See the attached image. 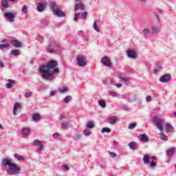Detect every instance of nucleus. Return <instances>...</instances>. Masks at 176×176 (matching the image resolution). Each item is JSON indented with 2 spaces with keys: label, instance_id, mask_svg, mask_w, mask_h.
<instances>
[{
  "label": "nucleus",
  "instance_id": "obj_1",
  "mask_svg": "<svg viewBox=\"0 0 176 176\" xmlns=\"http://www.w3.org/2000/svg\"><path fill=\"white\" fill-rule=\"evenodd\" d=\"M58 63L56 60H50L46 64L40 65L38 72L43 74L42 78L44 80H53V75L58 74L60 69H58Z\"/></svg>",
  "mask_w": 176,
  "mask_h": 176
},
{
  "label": "nucleus",
  "instance_id": "obj_2",
  "mask_svg": "<svg viewBox=\"0 0 176 176\" xmlns=\"http://www.w3.org/2000/svg\"><path fill=\"white\" fill-rule=\"evenodd\" d=\"M85 4H83L82 0H75L74 10L76 14H74V21H78V19H79L80 14H82L81 19L82 20H85L87 17V13L85 12Z\"/></svg>",
  "mask_w": 176,
  "mask_h": 176
},
{
  "label": "nucleus",
  "instance_id": "obj_3",
  "mask_svg": "<svg viewBox=\"0 0 176 176\" xmlns=\"http://www.w3.org/2000/svg\"><path fill=\"white\" fill-rule=\"evenodd\" d=\"M153 123L160 131H163L164 124H166L164 119L158 117L157 116H155L153 117Z\"/></svg>",
  "mask_w": 176,
  "mask_h": 176
},
{
  "label": "nucleus",
  "instance_id": "obj_4",
  "mask_svg": "<svg viewBox=\"0 0 176 176\" xmlns=\"http://www.w3.org/2000/svg\"><path fill=\"white\" fill-rule=\"evenodd\" d=\"M150 160H152L150 163V168H155L156 167V162L153 160H156V156H151L148 154L143 156V163L144 164H149Z\"/></svg>",
  "mask_w": 176,
  "mask_h": 176
},
{
  "label": "nucleus",
  "instance_id": "obj_5",
  "mask_svg": "<svg viewBox=\"0 0 176 176\" xmlns=\"http://www.w3.org/2000/svg\"><path fill=\"white\" fill-rule=\"evenodd\" d=\"M50 8L52 10L54 14L57 16V17H64L65 16L64 12L57 8L56 3L52 2L50 4Z\"/></svg>",
  "mask_w": 176,
  "mask_h": 176
},
{
  "label": "nucleus",
  "instance_id": "obj_6",
  "mask_svg": "<svg viewBox=\"0 0 176 176\" xmlns=\"http://www.w3.org/2000/svg\"><path fill=\"white\" fill-rule=\"evenodd\" d=\"M60 120H61V129H63L64 130H67L71 127V123L69 122V120H68V118L65 116H60L59 117Z\"/></svg>",
  "mask_w": 176,
  "mask_h": 176
},
{
  "label": "nucleus",
  "instance_id": "obj_7",
  "mask_svg": "<svg viewBox=\"0 0 176 176\" xmlns=\"http://www.w3.org/2000/svg\"><path fill=\"white\" fill-rule=\"evenodd\" d=\"M7 171L10 175H17V174H20V168L16 164L12 163Z\"/></svg>",
  "mask_w": 176,
  "mask_h": 176
},
{
  "label": "nucleus",
  "instance_id": "obj_8",
  "mask_svg": "<svg viewBox=\"0 0 176 176\" xmlns=\"http://www.w3.org/2000/svg\"><path fill=\"white\" fill-rule=\"evenodd\" d=\"M47 52L50 53L58 52V45L55 42H50L47 47Z\"/></svg>",
  "mask_w": 176,
  "mask_h": 176
},
{
  "label": "nucleus",
  "instance_id": "obj_9",
  "mask_svg": "<svg viewBox=\"0 0 176 176\" xmlns=\"http://www.w3.org/2000/svg\"><path fill=\"white\" fill-rule=\"evenodd\" d=\"M76 61L78 67H86V56L79 55L76 58Z\"/></svg>",
  "mask_w": 176,
  "mask_h": 176
},
{
  "label": "nucleus",
  "instance_id": "obj_10",
  "mask_svg": "<svg viewBox=\"0 0 176 176\" xmlns=\"http://www.w3.org/2000/svg\"><path fill=\"white\" fill-rule=\"evenodd\" d=\"M33 145L34 146H37L36 151L37 152H41V151H43V148H45V145L42 144V141L36 139L34 140Z\"/></svg>",
  "mask_w": 176,
  "mask_h": 176
},
{
  "label": "nucleus",
  "instance_id": "obj_11",
  "mask_svg": "<svg viewBox=\"0 0 176 176\" xmlns=\"http://www.w3.org/2000/svg\"><path fill=\"white\" fill-rule=\"evenodd\" d=\"M4 17L10 23H13L14 21V12L13 11L4 12Z\"/></svg>",
  "mask_w": 176,
  "mask_h": 176
},
{
  "label": "nucleus",
  "instance_id": "obj_12",
  "mask_svg": "<svg viewBox=\"0 0 176 176\" xmlns=\"http://www.w3.org/2000/svg\"><path fill=\"white\" fill-rule=\"evenodd\" d=\"M101 63L104 67H108L109 68L112 67V63L107 56H104L101 60Z\"/></svg>",
  "mask_w": 176,
  "mask_h": 176
},
{
  "label": "nucleus",
  "instance_id": "obj_13",
  "mask_svg": "<svg viewBox=\"0 0 176 176\" xmlns=\"http://www.w3.org/2000/svg\"><path fill=\"white\" fill-rule=\"evenodd\" d=\"M46 6L47 4L45 2H39L37 3V11L38 12H43L45 9H46Z\"/></svg>",
  "mask_w": 176,
  "mask_h": 176
},
{
  "label": "nucleus",
  "instance_id": "obj_14",
  "mask_svg": "<svg viewBox=\"0 0 176 176\" xmlns=\"http://www.w3.org/2000/svg\"><path fill=\"white\" fill-rule=\"evenodd\" d=\"M126 56L129 58H132L133 60L137 59V54L133 50H127Z\"/></svg>",
  "mask_w": 176,
  "mask_h": 176
},
{
  "label": "nucleus",
  "instance_id": "obj_15",
  "mask_svg": "<svg viewBox=\"0 0 176 176\" xmlns=\"http://www.w3.org/2000/svg\"><path fill=\"white\" fill-rule=\"evenodd\" d=\"M170 79H171L170 74H164L160 78V82H162V83H167V82H170Z\"/></svg>",
  "mask_w": 176,
  "mask_h": 176
},
{
  "label": "nucleus",
  "instance_id": "obj_16",
  "mask_svg": "<svg viewBox=\"0 0 176 176\" xmlns=\"http://www.w3.org/2000/svg\"><path fill=\"white\" fill-rule=\"evenodd\" d=\"M22 107L21 104L19 102H16L14 105L13 109V113L16 116L17 115L16 112H19V111H21Z\"/></svg>",
  "mask_w": 176,
  "mask_h": 176
},
{
  "label": "nucleus",
  "instance_id": "obj_17",
  "mask_svg": "<svg viewBox=\"0 0 176 176\" xmlns=\"http://www.w3.org/2000/svg\"><path fill=\"white\" fill-rule=\"evenodd\" d=\"M160 32V28L156 25H153L151 28L152 35H157Z\"/></svg>",
  "mask_w": 176,
  "mask_h": 176
},
{
  "label": "nucleus",
  "instance_id": "obj_18",
  "mask_svg": "<svg viewBox=\"0 0 176 176\" xmlns=\"http://www.w3.org/2000/svg\"><path fill=\"white\" fill-rule=\"evenodd\" d=\"M164 126H165V131L167 133H170V131H171L172 130H174V126H173V125L168 123H165Z\"/></svg>",
  "mask_w": 176,
  "mask_h": 176
},
{
  "label": "nucleus",
  "instance_id": "obj_19",
  "mask_svg": "<svg viewBox=\"0 0 176 176\" xmlns=\"http://www.w3.org/2000/svg\"><path fill=\"white\" fill-rule=\"evenodd\" d=\"M108 123H110V124H115L116 122H118V118L116 116H111L109 118H107Z\"/></svg>",
  "mask_w": 176,
  "mask_h": 176
},
{
  "label": "nucleus",
  "instance_id": "obj_20",
  "mask_svg": "<svg viewBox=\"0 0 176 176\" xmlns=\"http://www.w3.org/2000/svg\"><path fill=\"white\" fill-rule=\"evenodd\" d=\"M11 45H12V46H14V47H21V42L17 41V40H12L11 41Z\"/></svg>",
  "mask_w": 176,
  "mask_h": 176
},
{
  "label": "nucleus",
  "instance_id": "obj_21",
  "mask_svg": "<svg viewBox=\"0 0 176 176\" xmlns=\"http://www.w3.org/2000/svg\"><path fill=\"white\" fill-rule=\"evenodd\" d=\"M21 133L23 135H30L31 134V129L28 127H25L22 129Z\"/></svg>",
  "mask_w": 176,
  "mask_h": 176
},
{
  "label": "nucleus",
  "instance_id": "obj_22",
  "mask_svg": "<svg viewBox=\"0 0 176 176\" xmlns=\"http://www.w3.org/2000/svg\"><path fill=\"white\" fill-rule=\"evenodd\" d=\"M12 85H16V80L9 79L8 82L6 85V87L7 89H12V87H13Z\"/></svg>",
  "mask_w": 176,
  "mask_h": 176
},
{
  "label": "nucleus",
  "instance_id": "obj_23",
  "mask_svg": "<svg viewBox=\"0 0 176 176\" xmlns=\"http://www.w3.org/2000/svg\"><path fill=\"white\" fill-rule=\"evenodd\" d=\"M140 138L142 142H149V138L145 133L142 134Z\"/></svg>",
  "mask_w": 176,
  "mask_h": 176
},
{
  "label": "nucleus",
  "instance_id": "obj_24",
  "mask_svg": "<svg viewBox=\"0 0 176 176\" xmlns=\"http://www.w3.org/2000/svg\"><path fill=\"white\" fill-rule=\"evenodd\" d=\"M2 164L4 166H8V167L10 166V164H12L13 163L10 162V160L8 159V158H4L3 160H2Z\"/></svg>",
  "mask_w": 176,
  "mask_h": 176
},
{
  "label": "nucleus",
  "instance_id": "obj_25",
  "mask_svg": "<svg viewBox=\"0 0 176 176\" xmlns=\"http://www.w3.org/2000/svg\"><path fill=\"white\" fill-rule=\"evenodd\" d=\"M82 138V135L78 132L74 133L72 135V139L74 141H79V139Z\"/></svg>",
  "mask_w": 176,
  "mask_h": 176
},
{
  "label": "nucleus",
  "instance_id": "obj_26",
  "mask_svg": "<svg viewBox=\"0 0 176 176\" xmlns=\"http://www.w3.org/2000/svg\"><path fill=\"white\" fill-rule=\"evenodd\" d=\"M160 140H162V141L167 142L168 141V137L166 136L163 131H160Z\"/></svg>",
  "mask_w": 176,
  "mask_h": 176
},
{
  "label": "nucleus",
  "instance_id": "obj_27",
  "mask_svg": "<svg viewBox=\"0 0 176 176\" xmlns=\"http://www.w3.org/2000/svg\"><path fill=\"white\" fill-rule=\"evenodd\" d=\"M142 32L144 35V36H146V35H149L151 34V30L149 28H144L142 30Z\"/></svg>",
  "mask_w": 176,
  "mask_h": 176
},
{
  "label": "nucleus",
  "instance_id": "obj_28",
  "mask_svg": "<svg viewBox=\"0 0 176 176\" xmlns=\"http://www.w3.org/2000/svg\"><path fill=\"white\" fill-rule=\"evenodd\" d=\"M58 91L60 94H63L64 93H67L68 91V87H60L58 88Z\"/></svg>",
  "mask_w": 176,
  "mask_h": 176
},
{
  "label": "nucleus",
  "instance_id": "obj_29",
  "mask_svg": "<svg viewBox=\"0 0 176 176\" xmlns=\"http://www.w3.org/2000/svg\"><path fill=\"white\" fill-rule=\"evenodd\" d=\"M173 153H175V148H170L166 151L167 156H173Z\"/></svg>",
  "mask_w": 176,
  "mask_h": 176
},
{
  "label": "nucleus",
  "instance_id": "obj_30",
  "mask_svg": "<svg viewBox=\"0 0 176 176\" xmlns=\"http://www.w3.org/2000/svg\"><path fill=\"white\" fill-rule=\"evenodd\" d=\"M1 6L5 9H8L9 8V3H8V0H2L1 1Z\"/></svg>",
  "mask_w": 176,
  "mask_h": 176
},
{
  "label": "nucleus",
  "instance_id": "obj_31",
  "mask_svg": "<svg viewBox=\"0 0 176 176\" xmlns=\"http://www.w3.org/2000/svg\"><path fill=\"white\" fill-rule=\"evenodd\" d=\"M98 104L100 107H101V108H105V107H107V102H105V100H99Z\"/></svg>",
  "mask_w": 176,
  "mask_h": 176
},
{
  "label": "nucleus",
  "instance_id": "obj_32",
  "mask_svg": "<svg viewBox=\"0 0 176 176\" xmlns=\"http://www.w3.org/2000/svg\"><path fill=\"white\" fill-rule=\"evenodd\" d=\"M87 129H94V122L93 121H89L87 123L86 126Z\"/></svg>",
  "mask_w": 176,
  "mask_h": 176
},
{
  "label": "nucleus",
  "instance_id": "obj_33",
  "mask_svg": "<svg viewBox=\"0 0 176 176\" xmlns=\"http://www.w3.org/2000/svg\"><path fill=\"white\" fill-rule=\"evenodd\" d=\"M63 101L65 102V104H68V102H70V101H72V96H67L64 98Z\"/></svg>",
  "mask_w": 176,
  "mask_h": 176
},
{
  "label": "nucleus",
  "instance_id": "obj_34",
  "mask_svg": "<svg viewBox=\"0 0 176 176\" xmlns=\"http://www.w3.org/2000/svg\"><path fill=\"white\" fill-rule=\"evenodd\" d=\"M128 146H129L130 149H131L132 151H135V143H134V142H131L130 143H129Z\"/></svg>",
  "mask_w": 176,
  "mask_h": 176
},
{
  "label": "nucleus",
  "instance_id": "obj_35",
  "mask_svg": "<svg viewBox=\"0 0 176 176\" xmlns=\"http://www.w3.org/2000/svg\"><path fill=\"white\" fill-rule=\"evenodd\" d=\"M32 120H41V115L38 113L33 114L32 116Z\"/></svg>",
  "mask_w": 176,
  "mask_h": 176
},
{
  "label": "nucleus",
  "instance_id": "obj_36",
  "mask_svg": "<svg viewBox=\"0 0 176 176\" xmlns=\"http://www.w3.org/2000/svg\"><path fill=\"white\" fill-rule=\"evenodd\" d=\"M82 134H84L85 137H89V135H91V132H90V131L88 129H85Z\"/></svg>",
  "mask_w": 176,
  "mask_h": 176
},
{
  "label": "nucleus",
  "instance_id": "obj_37",
  "mask_svg": "<svg viewBox=\"0 0 176 176\" xmlns=\"http://www.w3.org/2000/svg\"><path fill=\"white\" fill-rule=\"evenodd\" d=\"M3 49H9V44L8 43L0 44V50H2Z\"/></svg>",
  "mask_w": 176,
  "mask_h": 176
},
{
  "label": "nucleus",
  "instance_id": "obj_38",
  "mask_svg": "<svg viewBox=\"0 0 176 176\" xmlns=\"http://www.w3.org/2000/svg\"><path fill=\"white\" fill-rule=\"evenodd\" d=\"M11 54H12V56H19L20 55V51L18 50H12L11 51Z\"/></svg>",
  "mask_w": 176,
  "mask_h": 176
},
{
  "label": "nucleus",
  "instance_id": "obj_39",
  "mask_svg": "<svg viewBox=\"0 0 176 176\" xmlns=\"http://www.w3.org/2000/svg\"><path fill=\"white\" fill-rule=\"evenodd\" d=\"M14 156L15 159H17L18 160H25L24 157L19 155V153H15Z\"/></svg>",
  "mask_w": 176,
  "mask_h": 176
},
{
  "label": "nucleus",
  "instance_id": "obj_40",
  "mask_svg": "<svg viewBox=\"0 0 176 176\" xmlns=\"http://www.w3.org/2000/svg\"><path fill=\"white\" fill-rule=\"evenodd\" d=\"M21 12L24 14H27V13L28 12V8H27V6H23L22 9H21Z\"/></svg>",
  "mask_w": 176,
  "mask_h": 176
},
{
  "label": "nucleus",
  "instance_id": "obj_41",
  "mask_svg": "<svg viewBox=\"0 0 176 176\" xmlns=\"http://www.w3.org/2000/svg\"><path fill=\"white\" fill-rule=\"evenodd\" d=\"M93 28L95 30L96 32H100V30L97 27V21H94V24H93Z\"/></svg>",
  "mask_w": 176,
  "mask_h": 176
},
{
  "label": "nucleus",
  "instance_id": "obj_42",
  "mask_svg": "<svg viewBox=\"0 0 176 176\" xmlns=\"http://www.w3.org/2000/svg\"><path fill=\"white\" fill-rule=\"evenodd\" d=\"M120 80L122 82H129L130 80L128 78H126L124 76H120Z\"/></svg>",
  "mask_w": 176,
  "mask_h": 176
},
{
  "label": "nucleus",
  "instance_id": "obj_43",
  "mask_svg": "<svg viewBox=\"0 0 176 176\" xmlns=\"http://www.w3.org/2000/svg\"><path fill=\"white\" fill-rule=\"evenodd\" d=\"M137 124L135 123H131L129 125L128 129L129 130H134Z\"/></svg>",
  "mask_w": 176,
  "mask_h": 176
},
{
  "label": "nucleus",
  "instance_id": "obj_44",
  "mask_svg": "<svg viewBox=\"0 0 176 176\" xmlns=\"http://www.w3.org/2000/svg\"><path fill=\"white\" fill-rule=\"evenodd\" d=\"M102 133H111V129L109 128H103L102 129Z\"/></svg>",
  "mask_w": 176,
  "mask_h": 176
},
{
  "label": "nucleus",
  "instance_id": "obj_45",
  "mask_svg": "<svg viewBox=\"0 0 176 176\" xmlns=\"http://www.w3.org/2000/svg\"><path fill=\"white\" fill-rule=\"evenodd\" d=\"M32 96V92H28L25 94V98H30Z\"/></svg>",
  "mask_w": 176,
  "mask_h": 176
},
{
  "label": "nucleus",
  "instance_id": "obj_46",
  "mask_svg": "<svg viewBox=\"0 0 176 176\" xmlns=\"http://www.w3.org/2000/svg\"><path fill=\"white\" fill-rule=\"evenodd\" d=\"M146 102H151V101H152V98L151 97V96H147L146 97Z\"/></svg>",
  "mask_w": 176,
  "mask_h": 176
},
{
  "label": "nucleus",
  "instance_id": "obj_47",
  "mask_svg": "<svg viewBox=\"0 0 176 176\" xmlns=\"http://www.w3.org/2000/svg\"><path fill=\"white\" fill-rule=\"evenodd\" d=\"M109 96H111V97H118V94L116 92H109Z\"/></svg>",
  "mask_w": 176,
  "mask_h": 176
},
{
  "label": "nucleus",
  "instance_id": "obj_48",
  "mask_svg": "<svg viewBox=\"0 0 176 176\" xmlns=\"http://www.w3.org/2000/svg\"><path fill=\"white\" fill-rule=\"evenodd\" d=\"M111 157H116L117 155H116V153H112V152H109Z\"/></svg>",
  "mask_w": 176,
  "mask_h": 176
},
{
  "label": "nucleus",
  "instance_id": "obj_49",
  "mask_svg": "<svg viewBox=\"0 0 176 176\" xmlns=\"http://www.w3.org/2000/svg\"><path fill=\"white\" fill-rule=\"evenodd\" d=\"M160 68H162V67L157 66V67L155 69V74H157V72H159V71H160Z\"/></svg>",
  "mask_w": 176,
  "mask_h": 176
},
{
  "label": "nucleus",
  "instance_id": "obj_50",
  "mask_svg": "<svg viewBox=\"0 0 176 176\" xmlns=\"http://www.w3.org/2000/svg\"><path fill=\"white\" fill-rule=\"evenodd\" d=\"M63 168H64V170H67V171H68V170H69V168L68 167V165L67 164H64L62 166Z\"/></svg>",
  "mask_w": 176,
  "mask_h": 176
},
{
  "label": "nucleus",
  "instance_id": "obj_51",
  "mask_svg": "<svg viewBox=\"0 0 176 176\" xmlns=\"http://www.w3.org/2000/svg\"><path fill=\"white\" fill-rule=\"evenodd\" d=\"M36 39H37V41H38L39 42H41V41H43V36H38Z\"/></svg>",
  "mask_w": 176,
  "mask_h": 176
},
{
  "label": "nucleus",
  "instance_id": "obj_52",
  "mask_svg": "<svg viewBox=\"0 0 176 176\" xmlns=\"http://www.w3.org/2000/svg\"><path fill=\"white\" fill-rule=\"evenodd\" d=\"M50 96H51V97H54V96H56V91H52L50 92Z\"/></svg>",
  "mask_w": 176,
  "mask_h": 176
},
{
  "label": "nucleus",
  "instance_id": "obj_53",
  "mask_svg": "<svg viewBox=\"0 0 176 176\" xmlns=\"http://www.w3.org/2000/svg\"><path fill=\"white\" fill-rule=\"evenodd\" d=\"M113 145H114V146H116V148H118L119 146V143H118L117 141H114Z\"/></svg>",
  "mask_w": 176,
  "mask_h": 176
},
{
  "label": "nucleus",
  "instance_id": "obj_54",
  "mask_svg": "<svg viewBox=\"0 0 176 176\" xmlns=\"http://www.w3.org/2000/svg\"><path fill=\"white\" fill-rule=\"evenodd\" d=\"M154 16H155L157 21H160V18L159 17V15H157V14L156 13H154Z\"/></svg>",
  "mask_w": 176,
  "mask_h": 176
},
{
  "label": "nucleus",
  "instance_id": "obj_55",
  "mask_svg": "<svg viewBox=\"0 0 176 176\" xmlns=\"http://www.w3.org/2000/svg\"><path fill=\"white\" fill-rule=\"evenodd\" d=\"M114 86H116V87H118L119 89V88L122 87V84L121 83L116 84V85H114Z\"/></svg>",
  "mask_w": 176,
  "mask_h": 176
},
{
  "label": "nucleus",
  "instance_id": "obj_56",
  "mask_svg": "<svg viewBox=\"0 0 176 176\" xmlns=\"http://www.w3.org/2000/svg\"><path fill=\"white\" fill-rule=\"evenodd\" d=\"M58 133H54L53 135H52V137H54V138H58Z\"/></svg>",
  "mask_w": 176,
  "mask_h": 176
},
{
  "label": "nucleus",
  "instance_id": "obj_57",
  "mask_svg": "<svg viewBox=\"0 0 176 176\" xmlns=\"http://www.w3.org/2000/svg\"><path fill=\"white\" fill-rule=\"evenodd\" d=\"M5 67V65H3V63L0 62V68H3Z\"/></svg>",
  "mask_w": 176,
  "mask_h": 176
},
{
  "label": "nucleus",
  "instance_id": "obj_58",
  "mask_svg": "<svg viewBox=\"0 0 176 176\" xmlns=\"http://www.w3.org/2000/svg\"><path fill=\"white\" fill-rule=\"evenodd\" d=\"M158 13L160 14H163V10H158Z\"/></svg>",
  "mask_w": 176,
  "mask_h": 176
},
{
  "label": "nucleus",
  "instance_id": "obj_59",
  "mask_svg": "<svg viewBox=\"0 0 176 176\" xmlns=\"http://www.w3.org/2000/svg\"><path fill=\"white\" fill-rule=\"evenodd\" d=\"M2 43H8L6 42V39H3V40H2Z\"/></svg>",
  "mask_w": 176,
  "mask_h": 176
},
{
  "label": "nucleus",
  "instance_id": "obj_60",
  "mask_svg": "<svg viewBox=\"0 0 176 176\" xmlns=\"http://www.w3.org/2000/svg\"><path fill=\"white\" fill-rule=\"evenodd\" d=\"M2 129H3V127L2 126V124H0V130H2Z\"/></svg>",
  "mask_w": 176,
  "mask_h": 176
},
{
  "label": "nucleus",
  "instance_id": "obj_61",
  "mask_svg": "<svg viewBox=\"0 0 176 176\" xmlns=\"http://www.w3.org/2000/svg\"><path fill=\"white\" fill-rule=\"evenodd\" d=\"M8 1H10V2H14V1H16L17 0H8Z\"/></svg>",
  "mask_w": 176,
  "mask_h": 176
},
{
  "label": "nucleus",
  "instance_id": "obj_62",
  "mask_svg": "<svg viewBox=\"0 0 176 176\" xmlns=\"http://www.w3.org/2000/svg\"><path fill=\"white\" fill-rule=\"evenodd\" d=\"M110 83H111V85H113V80H111Z\"/></svg>",
  "mask_w": 176,
  "mask_h": 176
},
{
  "label": "nucleus",
  "instance_id": "obj_63",
  "mask_svg": "<svg viewBox=\"0 0 176 176\" xmlns=\"http://www.w3.org/2000/svg\"><path fill=\"white\" fill-rule=\"evenodd\" d=\"M140 2L145 3L146 0H140Z\"/></svg>",
  "mask_w": 176,
  "mask_h": 176
},
{
  "label": "nucleus",
  "instance_id": "obj_64",
  "mask_svg": "<svg viewBox=\"0 0 176 176\" xmlns=\"http://www.w3.org/2000/svg\"><path fill=\"white\" fill-rule=\"evenodd\" d=\"M20 118H24V114H21V115L20 116Z\"/></svg>",
  "mask_w": 176,
  "mask_h": 176
}]
</instances>
